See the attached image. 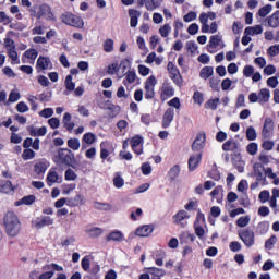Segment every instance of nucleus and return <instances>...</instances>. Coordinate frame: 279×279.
<instances>
[{"label": "nucleus", "instance_id": "obj_25", "mask_svg": "<svg viewBox=\"0 0 279 279\" xmlns=\"http://www.w3.org/2000/svg\"><path fill=\"white\" fill-rule=\"evenodd\" d=\"M253 169H254V173L257 182H263L265 180V175L263 174V171H265V166L260 162H256L253 166Z\"/></svg>", "mask_w": 279, "mask_h": 279}, {"label": "nucleus", "instance_id": "obj_23", "mask_svg": "<svg viewBox=\"0 0 279 279\" xmlns=\"http://www.w3.org/2000/svg\"><path fill=\"white\" fill-rule=\"evenodd\" d=\"M221 36L219 35H213L209 39V43L207 45V48H208V52L209 53H213L211 49H217V47H220L221 46Z\"/></svg>", "mask_w": 279, "mask_h": 279}, {"label": "nucleus", "instance_id": "obj_63", "mask_svg": "<svg viewBox=\"0 0 279 279\" xmlns=\"http://www.w3.org/2000/svg\"><path fill=\"white\" fill-rule=\"evenodd\" d=\"M58 180H59L58 172L51 171L48 173L47 182H50L51 184H56V182H58Z\"/></svg>", "mask_w": 279, "mask_h": 279}, {"label": "nucleus", "instance_id": "obj_34", "mask_svg": "<svg viewBox=\"0 0 279 279\" xmlns=\"http://www.w3.org/2000/svg\"><path fill=\"white\" fill-rule=\"evenodd\" d=\"M102 49H104L105 53H112V51H114V39L107 38L102 43Z\"/></svg>", "mask_w": 279, "mask_h": 279}, {"label": "nucleus", "instance_id": "obj_48", "mask_svg": "<svg viewBox=\"0 0 279 279\" xmlns=\"http://www.w3.org/2000/svg\"><path fill=\"white\" fill-rule=\"evenodd\" d=\"M250 225V216H242L236 220L238 228H246Z\"/></svg>", "mask_w": 279, "mask_h": 279}, {"label": "nucleus", "instance_id": "obj_47", "mask_svg": "<svg viewBox=\"0 0 279 279\" xmlns=\"http://www.w3.org/2000/svg\"><path fill=\"white\" fill-rule=\"evenodd\" d=\"M83 271H90V256H84L81 260Z\"/></svg>", "mask_w": 279, "mask_h": 279}, {"label": "nucleus", "instance_id": "obj_56", "mask_svg": "<svg viewBox=\"0 0 279 279\" xmlns=\"http://www.w3.org/2000/svg\"><path fill=\"white\" fill-rule=\"evenodd\" d=\"M271 4H266L265 7L260 8L258 11V14L262 19H265V16H267V14H269L271 12Z\"/></svg>", "mask_w": 279, "mask_h": 279}, {"label": "nucleus", "instance_id": "obj_19", "mask_svg": "<svg viewBox=\"0 0 279 279\" xmlns=\"http://www.w3.org/2000/svg\"><path fill=\"white\" fill-rule=\"evenodd\" d=\"M179 241L181 245H190V243H195V234L189 231H183L179 235Z\"/></svg>", "mask_w": 279, "mask_h": 279}, {"label": "nucleus", "instance_id": "obj_3", "mask_svg": "<svg viewBox=\"0 0 279 279\" xmlns=\"http://www.w3.org/2000/svg\"><path fill=\"white\" fill-rule=\"evenodd\" d=\"M54 165H65V167H73L77 162L75 154L69 148H59L53 157Z\"/></svg>", "mask_w": 279, "mask_h": 279}, {"label": "nucleus", "instance_id": "obj_61", "mask_svg": "<svg viewBox=\"0 0 279 279\" xmlns=\"http://www.w3.org/2000/svg\"><path fill=\"white\" fill-rule=\"evenodd\" d=\"M143 143V136L141 135H134L131 138V147H138Z\"/></svg>", "mask_w": 279, "mask_h": 279}, {"label": "nucleus", "instance_id": "obj_35", "mask_svg": "<svg viewBox=\"0 0 279 279\" xmlns=\"http://www.w3.org/2000/svg\"><path fill=\"white\" fill-rule=\"evenodd\" d=\"M259 104H267L269 101V97H271V93L268 88H262L259 90Z\"/></svg>", "mask_w": 279, "mask_h": 279}, {"label": "nucleus", "instance_id": "obj_12", "mask_svg": "<svg viewBox=\"0 0 279 279\" xmlns=\"http://www.w3.org/2000/svg\"><path fill=\"white\" fill-rule=\"evenodd\" d=\"M262 136H264V138H271V136H274V119H265L262 130Z\"/></svg>", "mask_w": 279, "mask_h": 279}, {"label": "nucleus", "instance_id": "obj_14", "mask_svg": "<svg viewBox=\"0 0 279 279\" xmlns=\"http://www.w3.org/2000/svg\"><path fill=\"white\" fill-rule=\"evenodd\" d=\"M86 204V196L83 194H76L74 197L68 198V206L70 208H77L78 206H84Z\"/></svg>", "mask_w": 279, "mask_h": 279}, {"label": "nucleus", "instance_id": "obj_33", "mask_svg": "<svg viewBox=\"0 0 279 279\" xmlns=\"http://www.w3.org/2000/svg\"><path fill=\"white\" fill-rule=\"evenodd\" d=\"M267 23L269 27L276 28L279 27V10L272 13L268 19Z\"/></svg>", "mask_w": 279, "mask_h": 279}, {"label": "nucleus", "instance_id": "obj_22", "mask_svg": "<svg viewBox=\"0 0 279 279\" xmlns=\"http://www.w3.org/2000/svg\"><path fill=\"white\" fill-rule=\"evenodd\" d=\"M189 213L184 209L179 210L173 217L172 221L175 223V226H183L184 219H189Z\"/></svg>", "mask_w": 279, "mask_h": 279}, {"label": "nucleus", "instance_id": "obj_50", "mask_svg": "<svg viewBox=\"0 0 279 279\" xmlns=\"http://www.w3.org/2000/svg\"><path fill=\"white\" fill-rule=\"evenodd\" d=\"M256 129L254 126H248L246 130V138L247 141H256L257 138Z\"/></svg>", "mask_w": 279, "mask_h": 279}, {"label": "nucleus", "instance_id": "obj_38", "mask_svg": "<svg viewBox=\"0 0 279 279\" xmlns=\"http://www.w3.org/2000/svg\"><path fill=\"white\" fill-rule=\"evenodd\" d=\"M180 175V165L173 166L169 171H168V178H170V181L173 182Z\"/></svg>", "mask_w": 279, "mask_h": 279}, {"label": "nucleus", "instance_id": "obj_15", "mask_svg": "<svg viewBox=\"0 0 279 279\" xmlns=\"http://www.w3.org/2000/svg\"><path fill=\"white\" fill-rule=\"evenodd\" d=\"M49 161L47 159H39L35 162L34 172L37 175H45L47 169H49Z\"/></svg>", "mask_w": 279, "mask_h": 279}, {"label": "nucleus", "instance_id": "obj_43", "mask_svg": "<svg viewBox=\"0 0 279 279\" xmlns=\"http://www.w3.org/2000/svg\"><path fill=\"white\" fill-rule=\"evenodd\" d=\"M148 274H151L153 276H156L157 278H162L167 272L162 268H156V267H149Z\"/></svg>", "mask_w": 279, "mask_h": 279}, {"label": "nucleus", "instance_id": "obj_58", "mask_svg": "<svg viewBox=\"0 0 279 279\" xmlns=\"http://www.w3.org/2000/svg\"><path fill=\"white\" fill-rule=\"evenodd\" d=\"M168 106H170V108H175V110H180V108H182V104L180 102V99L178 97L169 100Z\"/></svg>", "mask_w": 279, "mask_h": 279}, {"label": "nucleus", "instance_id": "obj_32", "mask_svg": "<svg viewBox=\"0 0 279 279\" xmlns=\"http://www.w3.org/2000/svg\"><path fill=\"white\" fill-rule=\"evenodd\" d=\"M213 75H215V70L213 66H204L199 72L201 80H209V77H213Z\"/></svg>", "mask_w": 279, "mask_h": 279}, {"label": "nucleus", "instance_id": "obj_44", "mask_svg": "<svg viewBox=\"0 0 279 279\" xmlns=\"http://www.w3.org/2000/svg\"><path fill=\"white\" fill-rule=\"evenodd\" d=\"M68 147L70 149H73V151H77L80 149L81 144L78 138H70L68 140Z\"/></svg>", "mask_w": 279, "mask_h": 279}, {"label": "nucleus", "instance_id": "obj_51", "mask_svg": "<svg viewBox=\"0 0 279 279\" xmlns=\"http://www.w3.org/2000/svg\"><path fill=\"white\" fill-rule=\"evenodd\" d=\"M94 208H96V210H110V208H112V206L108 203H101V202H94Z\"/></svg>", "mask_w": 279, "mask_h": 279}, {"label": "nucleus", "instance_id": "obj_29", "mask_svg": "<svg viewBox=\"0 0 279 279\" xmlns=\"http://www.w3.org/2000/svg\"><path fill=\"white\" fill-rule=\"evenodd\" d=\"M71 113L65 112L63 116V126L68 132H73V129L75 128V122H71Z\"/></svg>", "mask_w": 279, "mask_h": 279}, {"label": "nucleus", "instance_id": "obj_57", "mask_svg": "<svg viewBox=\"0 0 279 279\" xmlns=\"http://www.w3.org/2000/svg\"><path fill=\"white\" fill-rule=\"evenodd\" d=\"M267 53L268 56H271V58H276V56L279 54V44H276L274 46H270L268 49H267Z\"/></svg>", "mask_w": 279, "mask_h": 279}, {"label": "nucleus", "instance_id": "obj_54", "mask_svg": "<svg viewBox=\"0 0 279 279\" xmlns=\"http://www.w3.org/2000/svg\"><path fill=\"white\" fill-rule=\"evenodd\" d=\"M278 243V238L276 235H271L266 242H265V247L266 250H274V245Z\"/></svg>", "mask_w": 279, "mask_h": 279}, {"label": "nucleus", "instance_id": "obj_13", "mask_svg": "<svg viewBox=\"0 0 279 279\" xmlns=\"http://www.w3.org/2000/svg\"><path fill=\"white\" fill-rule=\"evenodd\" d=\"M36 69L38 72L47 71V69L51 70L53 69V63H51V59H49V57L40 56L37 59Z\"/></svg>", "mask_w": 279, "mask_h": 279}, {"label": "nucleus", "instance_id": "obj_21", "mask_svg": "<svg viewBox=\"0 0 279 279\" xmlns=\"http://www.w3.org/2000/svg\"><path fill=\"white\" fill-rule=\"evenodd\" d=\"M94 143H97V135L92 132L85 133L82 137V149H86V145H93Z\"/></svg>", "mask_w": 279, "mask_h": 279}, {"label": "nucleus", "instance_id": "obj_53", "mask_svg": "<svg viewBox=\"0 0 279 279\" xmlns=\"http://www.w3.org/2000/svg\"><path fill=\"white\" fill-rule=\"evenodd\" d=\"M49 269H53L54 271H64V267L56 264V263H52V264H48L46 266H43V270L44 271H47Z\"/></svg>", "mask_w": 279, "mask_h": 279}, {"label": "nucleus", "instance_id": "obj_20", "mask_svg": "<svg viewBox=\"0 0 279 279\" xmlns=\"http://www.w3.org/2000/svg\"><path fill=\"white\" fill-rule=\"evenodd\" d=\"M151 232H154V225H144L136 229L135 234L136 236H150Z\"/></svg>", "mask_w": 279, "mask_h": 279}, {"label": "nucleus", "instance_id": "obj_31", "mask_svg": "<svg viewBox=\"0 0 279 279\" xmlns=\"http://www.w3.org/2000/svg\"><path fill=\"white\" fill-rule=\"evenodd\" d=\"M34 202H36V196L31 194V195L24 196L20 201H17L15 203V206H22V204H24V206H32V204H34Z\"/></svg>", "mask_w": 279, "mask_h": 279}, {"label": "nucleus", "instance_id": "obj_10", "mask_svg": "<svg viewBox=\"0 0 279 279\" xmlns=\"http://www.w3.org/2000/svg\"><path fill=\"white\" fill-rule=\"evenodd\" d=\"M175 117V110L173 108H168L162 116L161 125L163 130L167 128H171V123H173V119Z\"/></svg>", "mask_w": 279, "mask_h": 279}, {"label": "nucleus", "instance_id": "obj_4", "mask_svg": "<svg viewBox=\"0 0 279 279\" xmlns=\"http://www.w3.org/2000/svg\"><path fill=\"white\" fill-rule=\"evenodd\" d=\"M60 21L64 23V25H70V27H76L77 29H82L84 27V20L82 16L75 15L71 12H64L60 15Z\"/></svg>", "mask_w": 279, "mask_h": 279}, {"label": "nucleus", "instance_id": "obj_28", "mask_svg": "<svg viewBox=\"0 0 279 279\" xmlns=\"http://www.w3.org/2000/svg\"><path fill=\"white\" fill-rule=\"evenodd\" d=\"M124 236L121 231H111L107 236L106 241L110 243V241H116L118 243H121L123 241Z\"/></svg>", "mask_w": 279, "mask_h": 279}, {"label": "nucleus", "instance_id": "obj_9", "mask_svg": "<svg viewBox=\"0 0 279 279\" xmlns=\"http://www.w3.org/2000/svg\"><path fill=\"white\" fill-rule=\"evenodd\" d=\"M206 146V132H199L192 144V151H202Z\"/></svg>", "mask_w": 279, "mask_h": 279}, {"label": "nucleus", "instance_id": "obj_40", "mask_svg": "<svg viewBox=\"0 0 279 279\" xmlns=\"http://www.w3.org/2000/svg\"><path fill=\"white\" fill-rule=\"evenodd\" d=\"M23 58L34 61L36 58H38V50L31 48L24 52Z\"/></svg>", "mask_w": 279, "mask_h": 279}, {"label": "nucleus", "instance_id": "obj_17", "mask_svg": "<svg viewBox=\"0 0 279 279\" xmlns=\"http://www.w3.org/2000/svg\"><path fill=\"white\" fill-rule=\"evenodd\" d=\"M47 226H53V218L49 216H41L36 218L35 220V228L36 230H40Z\"/></svg>", "mask_w": 279, "mask_h": 279}, {"label": "nucleus", "instance_id": "obj_60", "mask_svg": "<svg viewBox=\"0 0 279 279\" xmlns=\"http://www.w3.org/2000/svg\"><path fill=\"white\" fill-rule=\"evenodd\" d=\"M0 23H2V25H10L12 19L8 16L4 11H0Z\"/></svg>", "mask_w": 279, "mask_h": 279}, {"label": "nucleus", "instance_id": "obj_26", "mask_svg": "<svg viewBox=\"0 0 279 279\" xmlns=\"http://www.w3.org/2000/svg\"><path fill=\"white\" fill-rule=\"evenodd\" d=\"M136 82V72L135 71H128L125 73V77L122 81L123 86L128 88L131 84H134Z\"/></svg>", "mask_w": 279, "mask_h": 279}, {"label": "nucleus", "instance_id": "obj_11", "mask_svg": "<svg viewBox=\"0 0 279 279\" xmlns=\"http://www.w3.org/2000/svg\"><path fill=\"white\" fill-rule=\"evenodd\" d=\"M231 162L239 173L245 171V162L242 161L241 151L231 154Z\"/></svg>", "mask_w": 279, "mask_h": 279}, {"label": "nucleus", "instance_id": "obj_5", "mask_svg": "<svg viewBox=\"0 0 279 279\" xmlns=\"http://www.w3.org/2000/svg\"><path fill=\"white\" fill-rule=\"evenodd\" d=\"M238 236L244 243L245 247H254L256 243V235L254 229L244 228L238 231Z\"/></svg>", "mask_w": 279, "mask_h": 279}, {"label": "nucleus", "instance_id": "obj_30", "mask_svg": "<svg viewBox=\"0 0 279 279\" xmlns=\"http://www.w3.org/2000/svg\"><path fill=\"white\" fill-rule=\"evenodd\" d=\"M221 78L217 77V76H211L209 78V87L211 88V90H214V93H219V90H221Z\"/></svg>", "mask_w": 279, "mask_h": 279}, {"label": "nucleus", "instance_id": "obj_45", "mask_svg": "<svg viewBox=\"0 0 279 279\" xmlns=\"http://www.w3.org/2000/svg\"><path fill=\"white\" fill-rule=\"evenodd\" d=\"M246 151L250 156H256V154H258V144L254 142L250 143L246 146Z\"/></svg>", "mask_w": 279, "mask_h": 279}, {"label": "nucleus", "instance_id": "obj_6", "mask_svg": "<svg viewBox=\"0 0 279 279\" xmlns=\"http://www.w3.org/2000/svg\"><path fill=\"white\" fill-rule=\"evenodd\" d=\"M167 69L169 77L170 80H172L173 84H175V86H178L179 88H182V86H184V78L180 73V69H178V66H175V64H173V62L171 61L168 62Z\"/></svg>", "mask_w": 279, "mask_h": 279}, {"label": "nucleus", "instance_id": "obj_52", "mask_svg": "<svg viewBox=\"0 0 279 279\" xmlns=\"http://www.w3.org/2000/svg\"><path fill=\"white\" fill-rule=\"evenodd\" d=\"M193 101H194V104H198V106H202L204 104V94L198 90L194 92Z\"/></svg>", "mask_w": 279, "mask_h": 279}, {"label": "nucleus", "instance_id": "obj_42", "mask_svg": "<svg viewBox=\"0 0 279 279\" xmlns=\"http://www.w3.org/2000/svg\"><path fill=\"white\" fill-rule=\"evenodd\" d=\"M23 160H34L36 158V153L32 148H25L22 154Z\"/></svg>", "mask_w": 279, "mask_h": 279}, {"label": "nucleus", "instance_id": "obj_24", "mask_svg": "<svg viewBox=\"0 0 279 279\" xmlns=\"http://www.w3.org/2000/svg\"><path fill=\"white\" fill-rule=\"evenodd\" d=\"M129 16H130L131 27H136L138 25V19H141V11L135 9H130Z\"/></svg>", "mask_w": 279, "mask_h": 279}, {"label": "nucleus", "instance_id": "obj_49", "mask_svg": "<svg viewBox=\"0 0 279 279\" xmlns=\"http://www.w3.org/2000/svg\"><path fill=\"white\" fill-rule=\"evenodd\" d=\"M217 106H219V98L209 99L205 104V108L209 110H217Z\"/></svg>", "mask_w": 279, "mask_h": 279}, {"label": "nucleus", "instance_id": "obj_16", "mask_svg": "<svg viewBox=\"0 0 279 279\" xmlns=\"http://www.w3.org/2000/svg\"><path fill=\"white\" fill-rule=\"evenodd\" d=\"M202 153H197L194 155H191L187 165H189V171H195L199 167V163L202 162Z\"/></svg>", "mask_w": 279, "mask_h": 279}, {"label": "nucleus", "instance_id": "obj_18", "mask_svg": "<svg viewBox=\"0 0 279 279\" xmlns=\"http://www.w3.org/2000/svg\"><path fill=\"white\" fill-rule=\"evenodd\" d=\"M239 142L234 140H228L222 144V151H233V154H236V151H241Z\"/></svg>", "mask_w": 279, "mask_h": 279}, {"label": "nucleus", "instance_id": "obj_8", "mask_svg": "<svg viewBox=\"0 0 279 279\" xmlns=\"http://www.w3.org/2000/svg\"><path fill=\"white\" fill-rule=\"evenodd\" d=\"M175 95V89L173 85L169 82H165L160 88V99L162 102L167 101V99H171Z\"/></svg>", "mask_w": 279, "mask_h": 279}, {"label": "nucleus", "instance_id": "obj_36", "mask_svg": "<svg viewBox=\"0 0 279 279\" xmlns=\"http://www.w3.org/2000/svg\"><path fill=\"white\" fill-rule=\"evenodd\" d=\"M86 232L92 239H97V236H101L104 234V229L99 227H93L87 229Z\"/></svg>", "mask_w": 279, "mask_h": 279}, {"label": "nucleus", "instance_id": "obj_37", "mask_svg": "<svg viewBox=\"0 0 279 279\" xmlns=\"http://www.w3.org/2000/svg\"><path fill=\"white\" fill-rule=\"evenodd\" d=\"M8 56L12 60V64H20L19 52H16V48H9Z\"/></svg>", "mask_w": 279, "mask_h": 279}, {"label": "nucleus", "instance_id": "obj_2", "mask_svg": "<svg viewBox=\"0 0 279 279\" xmlns=\"http://www.w3.org/2000/svg\"><path fill=\"white\" fill-rule=\"evenodd\" d=\"M31 16L37 20L46 19V21H52V23H56L57 21L56 14H53V10L51 9V5L47 3L34 5L31 9Z\"/></svg>", "mask_w": 279, "mask_h": 279}, {"label": "nucleus", "instance_id": "obj_39", "mask_svg": "<svg viewBox=\"0 0 279 279\" xmlns=\"http://www.w3.org/2000/svg\"><path fill=\"white\" fill-rule=\"evenodd\" d=\"M144 5L149 12H154L156 8H160V3L158 2V0H146Z\"/></svg>", "mask_w": 279, "mask_h": 279}, {"label": "nucleus", "instance_id": "obj_64", "mask_svg": "<svg viewBox=\"0 0 279 279\" xmlns=\"http://www.w3.org/2000/svg\"><path fill=\"white\" fill-rule=\"evenodd\" d=\"M232 32L233 34H241L243 32V24L240 21L233 22Z\"/></svg>", "mask_w": 279, "mask_h": 279}, {"label": "nucleus", "instance_id": "obj_62", "mask_svg": "<svg viewBox=\"0 0 279 279\" xmlns=\"http://www.w3.org/2000/svg\"><path fill=\"white\" fill-rule=\"evenodd\" d=\"M113 185L116 186V189H123V186L125 185V180L122 179L121 175H118L113 179Z\"/></svg>", "mask_w": 279, "mask_h": 279}, {"label": "nucleus", "instance_id": "obj_59", "mask_svg": "<svg viewBox=\"0 0 279 279\" xmlns=\"http://www.w3.org/2000/svg\"><path fill=\"white\" fill-rule=\"evenodd\" d=\"M208 178L215 180V182H219L221 180V173H219V170L213 169L208 172Z\"/></svg>", "mask_w": 279, "mask_h": 279}, {"label": "nucleus", "instance_id": "obj_46", "mask_svg": "<svg viewBox=\"0 0 279 279\" xmlns=\"http://www.w3.org/2000/svg\"><path fill=\"white\" fill-rule=\"evenodd\" d=\"M159 34H160L161 38H168L169 34H171V25L165 24L163 26H161L159 28Z\"/></svg>", "mask_w": 279, "mask_h": 279}, {"label": "nucleus", "instance_id": "obj_7", "mask_svg": "<svg viewBox=\"0 0 279 279\" xmlns=\"http://www.w3.org/2000/svg\"><path fill=\"white\" fill-rule=\"evenodd\" d=\"M156 84H158V80L156 76H149L144 83V97L145 99H154L156 97Z\"/></svg>", "mask_w": 279, "mask_h": 279}, {"label": "nucleus", "instance_id": "obj_1", "mask_svg": "<svg viewBox=\"0 0 279 279\" xmlns=\"http://www.w3.org/2000/svg\"><path fill=\"white\" fill-rule=\"evenodd\" d=\"M3 226L4 231L8 236L14 239V236H19L21 234V219L14 211H7L3 217Z\"/></svg>", "mask_w": 279, "mask_h": 279}, {"label": "nucleus", "instance_id": "obj_41", "mask_svg": "<svg viewBox=\"0 0 279 279\" xmlns=\"http://www.w3.org/2000/svg\"><path fill=\"white\" fill-rule=\"evenodd\" d=\"M65 88L66 90H69L70 93H72V90H75V83L73 82V75L69 74L65 77Z\"/></svg>", "mask_w": 279, "mask_h": 279}, {"label": "nucleus", "instance_id": "obj_55", "mask_svg": "<svg viewBox=\"0 0 279 279\" xmlns=\"http://www.w3.org/2000/svg\"><path fill=\"white\" fill-rule=\"evenodd\" d=\"M65 180L68 182H75V180H77V174L72 169H68L65 171Z\"/></svg>", "mask_w": 279, "mask_h": 279}, {"label": "nucleus", "instance_id": "obj_27", "mask_svg": "<svg viewBox=\"0 0 279 279\" xmlns=\"http://www.w3.org/2000/svg\"><path fill=\"white\" fill-rule=\"evenodd\" d=\"M14 191V185L10 180H0V193H12Z\"/></svg>", "mask_w": 279, "mask_h": 279}]
</instances>
